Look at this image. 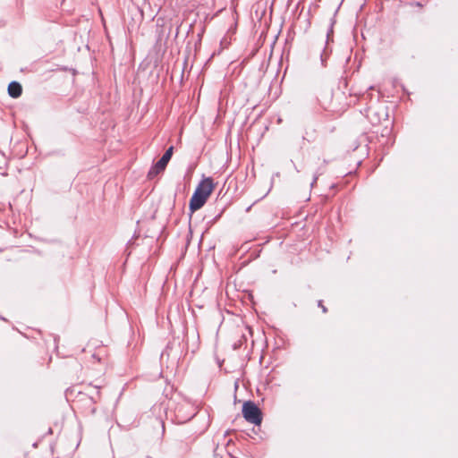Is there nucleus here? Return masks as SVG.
Listing matches in <instances>:
<instances>
[{
	"label": "nucleus",
	"instance_id": "20e7f679",
	"mask_svg": "<svg viewBox=\"0 0 458 458\" xmlns=\"http://www.w3.org/2000/svg\"><path fill=\"white\" fill-rule=\"evenodd\" d=\"M22 93L21 85L17 81H12L8 85V94L14 98H19Z\"/></svg>",
	"mask_w": 458,
	"mask_h": 458
},
{
	"label": "nucleus",
	"instance_id": "6e6552de",
	"mask_svg": "<svg viewBox=\"0 0 458 458\" xmlns=\"http://www.w3.org/2000/svg\"><path fill=\"white\" fill-rule=\"evenodd\" d=\"M147 458H151L150 456H147Z\"/></svg>",
	"mask_w": 458,
	"mask_h": 458
},
{
	"label": "nucleus",
	"instance_id": "f03ea898",
	"mask_svg": "<svg viewBox=\"0 0 458 458\" xmlns=\"http://www.w3.org/2000/svg\"><path fill=\"white\" fill-rule=\"evenodd\" d=\"M242 415L244 419L252 424L259 425L262 421V414L259 407L250 401L245 402L242 405Z\"/></svg>",
	"mask_w": 458,
	"mask_h": 458
},
{
	"label": "nucleus",
	"instance_id": "0eeeda50",
	"mask_svg": "<svg viewBox=\"0 0 458 458\" xmlns=\"http://www.w3.org/2000/svg\"><path fill=\"white\" fill-rule=\"evenodd\" d=\"M317 179H318V177L316 176V177L314 178V182H313L312 183H314V182L317 181Z\"/></svg>",
	"mask_w": 458,
	"mask_h": 458
},
{
	"label": "nucleus",
	"instance_id": "7ed1b4c3",
	"mask_svg": "<svg viewBox=\"0 0 458 458\" xmlns=\"http://www.w3.org/2000/svg\"><path fill=\"white\" fill-rule=\"evenodd\" d=\"M173 151H174V147L168 148V149H166V151L162 156V157L155 164V165H153L150 168V170L148 171V177L149 179L154 178L155 176H157L158 174L162 173L165 169L169 160L172 157Z\"/></svg>",
	"mask_w": 458,
	"mask_h": 458
},
{
	"label": "nucleus",
	"instance_id": "39448f33",
	"mask_svg": "<svg viewBox=\"0 0 458 458\" xmlns=\"http://www.w3.org/2000/svg\"><path fill=\"white\" fill-rule=\"evenodd\" d=\"M333 26H334V21L330 20L329 28H328V30L327 32V41L330 39L331 34H333Z\"/></svg>",
	"mask_w": 458,
	"mask_h": 458
},
{
	"label": "nucleus",
	"instance_id": "f257e3e1",
	"mask_svg": "<svg viewBox=\"0 0 458 458\" xmlns=\"http://www.w3.org/2000/svg\"><path fill=\"white\" fill-rule=\"evenodd\" d=\"M215 189L213 179L210 177L204 178L198 184L193 195L190 200V209L195 212L201 208L207 202L208 197Z\"/></svg>",
	"mask_w": 458,
	"mask_h": 458
},
{
	"label": "nucleus",
	"instance_id": "423d86ee",
	"mask_svg": "<svg viewBox=\"0 0 458 458\" xmlns=\"http://www.w3.org/2000/svg\"><path fill=\"white\" fill-rule=\"evenodd\" d=\"M318 306L321 307L322 311L326 313L327 311V309L322 304V301H318Z\"/></svg>",
	"mask_w": 458,
	"mask_h": 458
}]
</instances>
